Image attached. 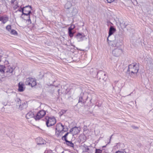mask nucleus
<instances>
[{
  "instance_id": "5701e85b",
  "label": "nucleus",
  "mask_w": 153,
  "mask_h": 153,
  "mask_svg": "<svg viewBox=\"0 0 153 153\" xmlns=\"http://www.w3.org/2000/svg\"><path fill=\"white\" fill-rule=\"evenodd\" d=\"M31 78H27L26 79L25 83L26 85L30 86V82Z\"/></svg>"
},
{
  "instance_id": "473e14b6",
  "label": "nucleus",
  "mask_w": 153,
  "mask_h": 153,
  "mask_svg": "<svg viewBox=\"0 0 153 153\" xmlns=\"http://www.w3.org/2000/svg\"><path fill=\"white\" fill-rule=\"evenodd\" d=\"M21 9H19L18 10V11L22 12L23 13V12H24V7L23 8H22V7H20Z\"/></svg>"
},
{
  "instance_id": "b1692460",
  "label": "nucleus",
  "mask_w": 153,
  "mask_h": 153,
  "mask_svg": "<svg viewBox=\"0 0 153 153\" xmlns=\"http://www.w3.org/2000/svg\"><path fill=\"white\" fill-rule=\"evenodd\" d=\"M16 106H19V105H20L21 104V100L20 99L17 98L16 100Z\"/></svg>"
},
{
  "instance_id": "9d476101",
  "label": "nucleus",
  "mask_w": 153,
  "mask_h": 153,
  "mask_svg": "<svg viewBox=\"0 0 153 153\" xmlns=\"http://www.w3.org/2000/svg\"><path fill=\"white\" fill-rule=\"evenodd\" d=\"M30 13H28L23 12L22 13L21 17L23 19L30 22V23H31V21L30 19Z\"/></svg>"
},
{
  "instance_id": "2eb2a0df",
  "label": "nucleus",
  "mask_w": 153,
  "mask_h": 153,
  "mask_svg": "<svg viewBox=\"0 0 153 153\" xmlns=\"http://www.w3.org/2000/svg\"><path fill=\"white\" fill-rule=\"evenodd\" d=\"M90 74L94 76H96L97 75V70L96 68H92L90 71Z\"/></svg>"
},
{
  "instance_id": "a18cd8bd",
  "label": "nucleus",
  "mask_w": 153,
  "mask_h": 153,
  "mask_svg": "<svg viewBox=\"0 0 153 153\" xmlns=\"http://www.w3.org/2000/svg\"><path fill=\"white\" fill-rule=\"evenodd\" d=\"M59 91V89H58V91Z\"/></svg>"
},
{
  "instance_id": "aec40b11",
  "label": "nucleus",
  "mask_w": 153,
  "mask_h": 153,
  "mask_svg": "<svg viewBox=\"0 0 153 153\" xmlns=\"http://www.w3.org/2000/svg\"><path fill=\"white\" fill-rule=\"evenodd\" d=\"M6 65H0V72L2 73H4L5 71Z\"/></svg>"
},
{
  "instance_id": "f3484780",
  "label": "nucleus",
  "mask_w": 153,
  "mask_h": 153,
  "mask_svg": "<svg viewBox=\"0 0 153 153\" xmlns=\"http://www.w3.org/2000/svg\"><path fill=\"white\" fill-rule=\"evenodd\" d=\"M27 102H25L24 103H22V104L19 105V108L20 110H22L24 108H26L27 107Z\"/></svg>"
},
{
  "instance_id": "e433bc0d",
  "label": "nucleus",
  "mask_w": 153,
  "mask_h": 153,
  "mask_svg": "<svg viewBox=\"0 0 153 153\" xmlns=\"http://www.w3.org/2000/svg\"><path fill=\"white\" fill-rule=\"evenodd\" d=\"M114 0H107V2L108 3H111Z\"/></svg>"
},
{
  "instance_id": "7ed1b4c3",
  "label": "nucleus",
  "mask_w": 153,
  "mask_h": 153,
  "mask_svg": "<svg viewBox=\"0 0 153 153\" xmlns=\"http://www.w3.org/2000/svg\"><path fill=\"white\" fill-rule=\"evenodd\" d=\"M71 4L70 2H68L65 4V7L66 9H70V12L72 16H75L77 13V10L74 7H71Z\"/></svg>"
},
{
  "instance_id": "2f4dec72",
  "label": "nucleus",
  "mask_w": 153,
  "mask_h": 153,
  "mask_svg": "<svg viewBox=\"0 0 153 153\" xmlns=\"http://www.w3.org/2000/svg\"><path fill=\"white\" fill-rule=\"evenodd\" d=\"M85 148L84 151L85 152H87L89 150V149L88 148V147L87 146H86L84 147Z\"/></svg>"
},
{
  "instance_id": "58836bf2",
  "label": "nucleus",
  "mask_w": 153,
  "mask_h": 153,
  "mask_svg": "<svg viewBox=\"0 0 153 153\" xmlns=\"http://www.w3.org/2000/svg\"><path fill=\"white\" fill-rule=\"evenodd\" d=\"M74 131V128L71 129L70 130V131H69V132H68L69 133H71V132H73Z\"/></svg>"
},
{
  "instance_id": "0eeeda50",
  "label": "nucleus",
  "mask_w": 153,
  "mask_h": 153,
  "mask_svg": "<svg viewBox=\"0 0 153 153\" xmlns=\"http://www.w3.org/2000/svg\"><path fill=\"white\" fill-rule=\"evenodd\" d=\"M97 77L99 78L100 81H105L107 79V76L105 72L102 71H100L97 74Z\"/></svg>"
},
{
  "instance_id": "c756f323",
  "label": "nucleus",
  "mask_w": 153,
  "mask_h": 153,
  "mask_svg": "<svg viewBox=\"0 0 153 153\" xmlns=\"http://www.w3.org/2000/svg\"><path fill=\"white\" fill-rule=\"evenodd\" d=\"M75 28V26L74 25H71L68 28V31H71Z\"/></svg>"
},
{
  "instance_id": "79ce46f5",
  "label": "nucleus",
  "mask_w": 153,
  "mask_h": 153,
  "mask_svg": "<svg viewBox=\"0 0 153 153\" xmlns=\"http://www.w3.org/2000/svg\"><path fill=\"white\" fill-rule=\"evenodd\" d=\"M112 136H113V135H112L111 136V137H110V141H109V142L108 143V144H109V143H110V141H111V138H112Z\"/></svg>"
},
{
  "instance_id": "cd10ccee",
  "label": "nucleus",
  "mask_w": 153,
  "mask_h": 153,
  "mask_svg": "<svg viewBox=\"0 0 153 153\" xmlns=\"http://www.w3.org/2000/svg\"><path fill=\"white\" fill-rule=\"evenodd\" d=\"M10 32L11 34L16 35L17 34V32L14 30H11Z\"/></svg>"
},
{
  "instance_id": "1a4fd4ad",
  "label": "nucleus",
  "mask_w": 153,
  "mask_h": 153,
  "mask_svg": "<svg viewBox=\"0 0 153 153\" xmlns=\"http://www.w3.org/2000/svg\"><path fill=\"white\" fill-rule=\"evenodd\" d=\"M45 111L44 110H41L37 113L36 115L35 116L34 118L36 120H39L43 117L45 114Z\"/></svg>"
},
{
  "instance_id": "a878e982",
  "label": "nucleus",
  "mask_w": 153,
  "mask_h": 153,
  "mask_svg": "<svg viewBox=\"0 0 153 153\" xmlns=\"http://www.w3.org/2000/svg\"><path fill=\"white\" fill-rule=\"evenodd\" d=\"M69 134L68 132L64 136L62 137V140L64 139V140L66 141V140H67V139L66 137L67 136H68V134Z\"/></svg>"
},
{
  "instance_id": "4be33fe9",
  "label": "nucleus",
  "mask_w": 153,
  "mask_h": 153,
  "mask_svg": "<svg viewBox=\"0 0 153 153\" xmlns=\"http://www.w3.org/2000/svg\"><path fill=\"white\" fill-rule=\"evenodd\" d=\"M67 145L71 147H73L74 146V144L71 141L66 140L65 141Z\"/></svg>"
},
{
  "instance_id": "f257e3e1",
  "label": "nucleus",
  "mask_w": 153,
  "mask_h": 153,
  "mask_svg": "<svg viewBox=\"0 0 153 153\" xmlns=\"http://www.w3.org/2000/svg\"><path fill=\"white\" fill-rule=\"evenodd\" d=\"M122 41V36L119 34L115 36L114 40H109L111 42L110 45L112 47H117V48H120V46L121 45Z\"/></svg>"
},
{
  "instance_id": "c03bdc74",
  "label": "nucleus",
  "mask_w": 153,
  "mask_h": 153,
  "mask_svg": "<svg viewBox=\"0 0 153 153\" xmlns=\"http://www.w3.org/2000/svg\"><path fill=\"white\" fill-rule=\"evenodd\" d=\"M5 63H6V64H7V63H8V61H6H6H5Z\"/></svg>"
},
{
  "instance_id": "37998d69",
  "label": "nucleus",
  "mask_w": 153,
  "mask_h": 153,
  "mask_svg": "<svg viewBox=\"0 0 153 153\" xmlns=\"http://www.w3.org/2000/svg\"><path fill=\"white\" fill-rule=\"evenodd\" d=\"M32 79H33V78H31L30 82V86L31 85V83H32L31 82H32Z\"/></svg>"
},
{
  "instance_id": "423d86ee",
  "label": "nucleus",
  "mask_w": 153,
  "mask_h": 153,
  "mask_svg": "<svg viewBox=\"0 0 153 153\" xmlns=\"http://www.w3.org/2000/svg\"><path fill=\"white\" fill-rule=\"evenodd\" d=\"M56 134L58 136L60 133L62 131H66L67 130V129H65L64 128V126L62 125V124L61 123H59L56 125Z\"/></svg>"
},
{
  "instance_id": "ea45409f",
  "label": "nucleus",
  "mask_w": 153,
  "mask_h": 153,
  "mask_svg": "<svg viewBox=\"0 0 153 153\" xmlns=\"http://www.w3.org/2000/svg\"><path fill=\"white\" fill-rule=\"evenodd\" d=\"M17 4H18V3L17 4H16L17 6H16L14 7V8L15 9V10L17 9L18 8V7H19V6L17 5Z\"/></svg>"
},
{
  "instance_id": "bb28decb",
  "label": "nucleus",
  "mask_w": 153,
  "mask_h": 153,
  "mask_svg": "<svg viewBox=\"0 0 153 153\" xmlns=\"http://www.w3.org/2000/svg\"><path fill=\"white\" fill-rule=\"evenodd\" d=\"M11 26L10 25H8L6 27V29L8 31L10 32L11 30Z\"/></svg>"
},
{
  "instance_id": "393cba45",
  "label": "nucleus",
  "mask_w": 153,
  "mask_h": 153,
  "mask_svg": "<svg viewBox=\"0 0 153 153\" xmlns=\"http://www.w3.org/2000/svg\"><path fill=\"white\" fill-rule=\"evenodd\" d=\"M32 82H31L32 83H31L30 86H31L32 87H33L36 85V81L34 80V79H32Z\"/></svg>"
},
{
  "instance_id": "f704fd0d",
  "label": "nucleus",
  "mask_w": 153,
  "mask_h": 153,
  "mask_svg": "<svg viewBox=\"0 0 153 153\" xmlns=\"http://www.w3.org/2000/svg\"><path fill=\"white\" fill-rule=\"evenodd\" d=\"M115 153H126V152L125 151H124L123 150L122 151H118L116 152H115Z\"/></svg>"
},
{
  "instance_id": "4468645a",
  "label": "nucleus",
  "mask_w": 153,
  "mask_h": 153,
  "mask_svg": "<svg viewBox=\"0 0 153 153\" xmlns=\"http://www.w3.org/2000/svg\"><path fill=\"white\" fill-rule=\"evenodd\" d=\"M9 18L7 16H0V21H1L2 23L5 24L8 20Z\"/></svg>"
},
{
  "instance_id": "412c9836",
  "label": "nucleus",
  "mask_w": 153,
  "mask_h": 153,
  "mask_svg": "<svg viewBox=\"0 0 153 153\" xmlns=\"http://www.w3.org/2000/svg\"><path fill=\"white\" fill-rule=\"evenodd\" d=\"M79 128L76 127L74 128V134H76L79 132Z\"/></svg>"
},
{
  "instance_id": "a19ab883",
  "label": "nucleus",
  "mask_w": 153,
  "mask_h": 153,
  "mask_svg": "<svg viewBox=\"0 0 153 153\" xmlns=\"http://www.w3.org/2000/svg\"><path fill=\"white\" fill-rule=\"evenodd\" d=\"M16 0H11V3L12 4H13L14 3V2Z\"/></svg>"
},
{
  "instance_id": "c9c22d12",
  "label": "nucleus",
  "mask_w": 153,
  "mask_h": 153,
  "mask_svg": "<svg viewBox=\"0 0 153 153\" xmlns=\"http://www.w3.org/2000/svg\"><path fill=\"white\" fill-rule=\"evenodd\" d=\"M102 151L100 149H96L95 153H101Z\"/></svg>"
},
{
  "instance_id": "f8f14e48",
  "label": "nucleus",
  "mask_w": 153,
  "mask_h": 153,
  "mask_svg": "<svg viewBox=\"0 0 153 153\" xmlns=\"http://www.w3.org/2000/svg\"><path fill=\"white\" fill-rule=\"evenodd\" d=\"M36 141L37 145H42L45 144L46 141L42 138L38 137L36 139Z\"/></svg>"
},
{
  "instance_id": "c85d7f7f",
  "label": "nucleus",
  "mask_w": 153,
  "mask_h": 153,
  "mask_svg": "<svg viewBox=\"0 0 153 153\" xmlns=\"http://www.w3.org/2000/svg\"><path fill=\"white\" fill-rule=\"evenodd\" d=\"M68 33L69 36L70 37H71L73 36L74 33V32H73L71 31H68Z\"/></svg>"
},
{
  "instance_id": "9b49d317",
  "label": "nucleus",
  "mask_w": 153,
  "mask_h": 153,
  "mask_svg": "<svg viewBox=\"0 0 153 153\" xmlns=\"http://www.w3.org/2000/svg\"><path fill=\"white\" fill-rule=\"evenodd\" d=\"M122 52V50L120 48L115 49L112 51V54L114 56L118 57Z\"/></svg>"
},
{
  "instance_id": "a211bd4d",
  "label": "nucleus",
  "mask_w": 153,
  "mask_h": 153,
  "mask_svg": "<svg viewBox=\"0 0 153 153\" xmlns=\"http://www.w3.org/2000/svg\"><path fill=\"white\" fill-rule=\"evenodd\" d=\"M33 117H35L33 113L32 112H29L26 115V117L27 119H29Z\"/></svg>"
},
{
  "instance_id": "20e7f679",
  "label": "nucleus",
  "mask_w": 153,
  "mask_h": 153,
  "mask_svg": "<svg viewBox=\"0 0 153 153\" xmlns=\"http://www.w3.org/2000/svg\"><path fill=\"white\" fill-rule=\"evenodd\" d=\"M138 70L139 68L137 66L136 63L128 65L127 71L131 72V74H137Z\"/></svg>"
},
{
  "instance_id": "7c9ffc66",
  "label": "nucleus",
  "mask_w": 153,
  "mask_h": 153,
  "mask_svg": "<svg viewBox=\"0 0 153 153\" xmlns=\"http://www.w3.org/2000/svg\"><path fill=\"white\" fill-rule=\"evenodd\" d=\"M75 28V26L74 25H71L68 28V31H71Z\"/></svg>"
},
{
  "instance_id": "dca6fc26",
  "label": "nucleus",
  "mask_w": 153,
  "mask_h": 153,
  "mask_svg": "<svg viewBox=\"0 0 153 153\" xmlns=\"http://www.w3.org/2000/svg\"><path fill=\"white\" fill-rule=\"evenodd\" d=\"M31 7L30 6L28 5L24 7V12L28 13H31Z\"/></svg>"
},
{
  "instance_id": "ddd939ff",
  "label": "nucleus",
  "mask_w": 153,
  "mask_h": 153,
  "mask_svg": "<svg viewBox=\"0 0 153 153\" xmlns=\"http://www.w3.org/2000/svg\"><path fill=\"white\" fill-rule=\"evenodd\" d=\"M116 31V29L113 26H111L109 28V35L107 38V40H109V39L110 36L111 35Z\"/></svg>"
},
{
  "instance_id": "6e6552de",
  "label": "nucleus",
  "mask_w": 153,
  "mask_h": 153,
  "mask_svg": "<svg viewBox=\"0 0 153 153\" xmlns=\"http://www.w3.org/2000/svg\"><path fill=\"white\" fill-rule=\"evenodd\" d=\"M88 98V97L86 94L82 93L80 94L79 99L78 103L81 102V103L84 104L86 100Z\"/></svg>"
},
{
  "instance_id": "4c0bfd02",
  "label": "nucleus",
  "mask_w": 153,
  "mask_h": 153,
  "mask_svg": "<svg viewBox=\"0 0 153 153\" xmlns=\"http://www.w3.org/2000/svg\"><path fill=\"white\" fill-rule=\"evenodd\" d=\"M66 112V111L65 110H62L60 113H62L61 114H63L65 113Z\"/></svg>"
},
{
  "instance_id": "f03ea898",
  "label": "nucleus",
  "mask_w": 153,
  "mask_h": 153,
  "mask_svg": "<svg viewBox=\"0 0 153 153\" xmlns=\"http://www.w3.org/2000/svg\"><path fill=\"white\" fill-rule=\"evenodd\" d=\"M14 69V68L10 65H6L4 72L5 77H8L12 76Z\"/></svg>"
},
{
  "instance_id": "39448f33",
  "label": "nucleus",
  "mask_w": 153,
  "mask_h": 153,
  "mask_svg": "<svg viewBox=\"0 0 153 153\" xmlns=\"http://www.w3.org/2000/svg\"><path fill=\"white\" fill-rule=\"evenodd\" d=\"M46 126L48 127H49L54 125L56 122V119L54 117H46Z\"/></svg>"
},
{
  "instance_id": "72a5a7b5",
  "label": "nucleus",
  "mask_w": 153,
  "mask_h": 153,
  "mask_svg": "<svg viewBox=\"0 0 153 153\" xmlns=\"http://www.w3.org/2000/svg\"><path fill=\"white\" fill-rule=\"evenodd\" d=\"M82 36V34L80 33H78L76 35V36L77 37H79L80 38H82V36Z\"/></svg>"
},
{
  "instance_id": "6ab92c4d",
  "label": "nucleus",
  "mask_w": 153,
  "mask_h": 153,
  "mask_svg": "<svg viewBox=\"0 0 153 153\" xmlns=\"http://www.w3.org/2000/svg\"><path fill=\"white\" fill-rule=\"evenodd\" d=\"M24 85L21 82H19L18 84V90L20 92H22L24 91V88L23 87Z\"/></svg>"
}]
</instances>
